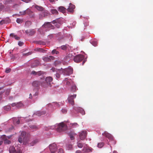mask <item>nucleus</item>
<instances>
[{
	"mask_svg": "<svg viewBox=\"0 0 153 153\" xmlns=\"http://www.w3.org/2000/svg\"><path fill=\"white\" fill-rule=\"evenodd\" d=\"M20 135L19 136L18 141L20 143L26 145L29 143L30 135L29 133L25 131H20Z\"/></svg>",
	"mask_w": 153,
	"mask_h": 153,
	"instance_id": "1",
	"label": "nucleus"
},
{
	"mask_svg": "<svg viewBox=\"0 0 153 153\" xmlns=\"http://www.w3.org/2000/svg\"><path fill=\"white\" fill-rule=\"evenodd\" d=\"M54 28V26H53L51 23V22H48L45 23L42 26V27L39 30V31L41 32V30H42V32L43 30L47 31L49 29H53Z\"/></svg>",
	"mask_w": 153,
	"mask_h": 153,
	"instance_id": "2",
	"label": "nucleus"
},
{
	"mask_svg": "<svg viewBox=\"0 0 153 153\" xmlns=\"http://www.w3.org/2000/svg\"><path fill=\"white\" fill-rule=\"evenodd\" d=\"M60 71L61 73L62 72L63 74L65 75H69L72 74L73 69L70 67L64 69L61 68V69H60Z\"/></svg>",
	"mask_w": 153,
	"mask_h": 153,
	"instance_id": "3",
	"label": "nucleus"
},
{
	"mask_svg": "<svg viewBox=\"0 0 153 153\" xmlns=\"http://www.w3.org/2000/svg\"><path fill=\"white\" fill-rule=\"evenodd\" d=\"M53 79L51 76L47 77L45 80V82H42L43 83H41V86L45 88L50 85V82L52 81Z\"/></svg>",
	"mask_w": 153,
	"mask_h": 153,
	"instance_id": "4",
	"label": "nucleus"
},
{
	"mask_svg": "<svg viewBox=\"0 0 153 153\" xmlns=\"http://www.w3.org/2000/svg\"><path fill=\"white\" fill-rule=\"evenodd\" d=\"M58 126H56V129L59 132H62L64 131L66 128V125L68 124H65L64 123L62 122L59 124H58Z\"/></svg>",
	"mask_w": 153,
	"mask_h": 153,
	"instance_id": "5",
	"label": "nucleus"
},
{
	"mask_svg": "<svg viewBox=\"0 0 153 153\" xmlns=\"http://www.w3.org/2000/svg\"><path fill=\"white\" fill-rule=\"evenodd\" d=\"M76 94H74L73 95H69L68 98V102L72 105L74 104V99L76 97Z\"/></svg>",
	"mask_w": 153,
	"mask_h": 153,
	"instance_id": "6",
	"label": "nucleus"
},
{
	"mask_svg": "<svg viewBox=\"0 0 153 153\" xmlns=\"http://www.w3.org/2000/svg\"><path fill=\"white\" fill-rule=\"evenodd\" d=\"M93 149L91 147L88 146L87 144L84 146L82 151L83 153H88L90 152H92L93 151Z\"/></svg>",
	"mask_w": 153,
	"mask_h": 153,
	"instance_id": "7",
	"label": "nucleus"
},
{
	"mask_svg": "<svg viewBox=\"0 0 153 153\" xmlns=\"http://www.w3.org/2000/svg\"><path fill=\"white\" fill-rule=\"evenodd\" d=\"M10 153H21L19 148L16 149L13 146H10L9 148Z\"/></svg>",
	"mask_w": 153,
	"mask_h": 153,
	"instance_id": "8",
	"label": "nucleus"
},
{
	"mask_svg": "<svg viewBox=\"0 0 153 153\" xmlns=\"http://www.w3.org/2000/svg\"><path fill=\"white\" fill-rule=\"evenodd\" d=\"M49 148L51 153H54L57 150L56 145L55 143L50 145Z\"/></svg>",
	"mask_w": 153,
	"mask_h": 153,
	"instance_id": "9",
	"label": "nucleus"
},
{
	"mask_svg": "<svg viewBox=\"0 0 153 153\" xmlns=\"http://www.w3.org/2000/svg\"><path fill=\"white\" fill-rule=\"evenodd\" d=\"M83 58V56L82 55H79L75 57L74 60L75 62H78L81 61Z\"/></svg>",
	"mask_w": 153,
	"mask_h": 153,
	"instance_id": "10",
	"label": "nucleus"
},
{
	"mask_svg": "<svg viewBox=\"0 0 153 153\" xmlns=\"http://www.w3.org/2000/svg\"><path fill=\"white\" fill-rule=\"evenodd\" d=\"M45 113L46 112L44 111H37L33 114V117H36V116H39L45 114Z\"/></svg>",
	"mask_w": 153,
	"mask_h": 153,
	"instance_id": "11",
	"label": "nucleus"
},
{
	"mask_svg": "<svg viewBox=\"0 0 153 153\" xmlns=\"http://www.w3.org/2000/svg\"><path fill=\"white\" fill-rule=\"evenodd\" d=\"M87 132L85 131H82L79 133V137L81 140H83L86 137Z\"/></svg>",
	"mask_w": 153,
	"mask_h": 153,
	"instance_id": "12",
	"label": "nucleus"
},
{
	"mask_svg": "<svg viewBox=\"0 0 153 153\" xmlns=\"http://www.w3.org/2000/svg\"><path fill=\"white\" fill-rule=\"evenodd\" d=\"M102 134L104 136L107 137L110 141H112L113 140V137L112 135L106 131H105Z\"/></svg>",
	"mask_w": 153,
	"mask_h": 153,
	"instance_id": "13",
	"label": "nucleus"
},
{
	"mask_svg": "<svg viewBox=\"0 0 153 153\" xmlns=\"http://www.w3.org/2000/svg\"><path fill=\"white\" fill-rule=\"evenodd\" d=\"M1 137L3 142H4L5 144H9L10 143L11 141L7 139V137L5 135H3Z\"/></svg>",
	"mask_w": 153,
	"mask_h": 153,
	"instance_id": "14",
	"label": "nucleus"
},
{
	"mask_svg": "<svg viewBox=\"0 0 153 153\" xmlns=\"http://www.w3.org/2000/svg\"><path fill=\"white\" fill-rule=\"evenodd\" d=\"M43 83V82L40 81L39 82L38 81H35L33 82L32 83V85L34 87H38L40 85H41V83Z\"/></svg>",
	"mask_w": 153,
	"mask_h": 153,
	"instance_id": "15",
	"label": "nucleus"
},
{
	"mask_svg": "<svg viewBox=\"0 0 153 153\" xmlns=\"http://www.w3.org/2000/svg\"><path fill=\"white\" fill-rule=\"evenodd\" d=\"M52 23L54 24L56 27L57 28H59L61 25V23H60L58 20H53L52 21Z\"/></svg>",
	"mask_w": 153,
	"mask_h": 153,
	"instance_id": "16",
	"label": "nucleus"
},
{
	"mask_svg": "<svg viewBox=\"0 0 153 153\" xmlns=\"http://www.w3.org/2000/svg\"><path fill=\"white\" fill-rule=\"evenodd\" d=\"M69 4V7L68 9V12L72 13L74 9L75 8V6L71 3H70Z\"/></svg>",
	"mask_w": 153,
	"mask_h": 153,
	"instance_id": "17",
	"label": "nucleus"
},
{
	"mask_svg": "<svg viewBox=\"0 0 153 153\" xmlns=\"http://www.w3.org/2000/svg\"><path fill=\"white\" fill-rule=\"evenodd\" d=\"M64 82L65 83H66L67 85H68L70 84L72 85V83H74L71 79H68L67 78L65 79Z\"/></svg>",
	"mask_w": 153,
	"mask_h": 153,
	"instance_id": "18",
	"label": "nucleus"
},
{
	"mask_svg": "<svg viewBox=\"0 0 153 153\" xmlns=\"http://www.w3.org/2000/svg\"><path fill=\"white\" fill-rule=\"evenodd\" d=\"M26 32L27 34L30 35H32L35 33V32L33 30H27L26 31Z\"/></svg>",
	"mask_w": 153,
	"mask_h": 153,
	"instance_id": "19",
	"label": "nucleus"
},
{
	"mask_svg": "<svg viewBox=\"0 0 153 153\" xmlns=\"http://www.w3.org/2000/svg\"><path fill=\"white\" fill-rule=\"evenodd\" d=\"M42 74V72L41 71L36 72L34 71H33L31 72V74L33 75L39 76L41 75Z\"/></svg>",
	"mask_w": 153,
	"mask_h": 153,
	"instance_id": "20",
	"label": "nucleus"
},
{
	"mask_svg": "<svg viewBox=\"0 0 153 153\" xmlns=\"http://www.w3.org/2000/svg\"><path fill=\"white\" fill-rule=\"evenodd\" d=\"M71 85L72 87L71 89V91L72 92H74L77 90L76 86L74 85V83H72Z\"/></svg>",
	"mask_w": 153,
	"mask_h": 153,
	"instance_id": "21",
	"label": "nucleus"
},
{
	"mask_svg": "<svg viewBox=\"0 0 153 153\" xmlns=\"http://www.w3.org/2000/svg\"><path fill=\"white\" fill-rule=\"evenodd\" d=\"M39 141V140L38 139H36L34 140H33L32 142L31 143V144H30L31 146H33L35 144L38 143Z\"/></svg>",
	"mask_w": 153,
	"mask_h": 153,
	"instance_id": "22",
	"label": "nucleus"
},
{
	"mask_svg": "<svg viewBox=\"0 0 153 153\" xmlns=\"http://www.w3.org/2000/svg\"><path fill=\"white\" fill-rule=\"evenodd\" d=\"M14 1L13 0H5L4 3L6 4H10L13 3Z\"/></svg>",
	"mask_w": 153,
	"mask_h": 153,
	"instance_id": "23",
	"label": "nucleus"
},
{
	"mask_svg": "<svg viewBox=\"0 0 153 153\" xmlns=\"http://www.w3.org/2000/svg\"><path fill=\"white\" fill-rule=\"evenodd\" d=\"M66 9L63 7L61 6L59 7V11L64 13L65 12Z\"/></svg>",
	"mask_w": 153,
	"mask_h": 153,
	"instance_id": "24",
	"label": "nucleus"
},
{
	"mask_svg": "<svg viewBox=\"0 0 153 153\" xmlns=\"http://www.w3.org/2000/svg\"><path fill=\"white\" fill-rule=\"evenodd\" d=\"M23 104L22 103L20 102H17V105H16V108H19L22 107L23 106Z\"/></svg>",
	"mask_w": 153,
	"mask_h": 153,
	"instance_id": "25",
	"label": "nucleus"
},
{
	"mask_svg": "<svg viewBox=\"0 0 153 153\" xmlns=\"http://www.w3.org/2000/svg\"><path fill=\"white\" fill-rule=\"evenodd\" d=\"M10 36L13 38H14L15 39L18 40L19 39V37L16 35H15L14 33H12L10 34Z\"/></svg>",
	"mask_w": 153,
	"mask_h": 153,
	"instance_id": "26",
	"label": "nucleus"
},
{
	"mask_svg": "<svg viewBox=\"0 0 153 153\" xmlns=\"http://www.w3.org/2000/svg\"><path fill=\"white\" fill-rule=\"evenodd\" d=\"M29 127L31 129L33 130V131L36 130L38 128L37 127L36 125H30Z\"/></svg>",
	"mask_w": 153,
	"mask_h": 153,
	"instance_id": "27",
	"label": "nucleus"
},
{
	"mask_svg": "<svg viewBox=\"0 0 153 153\" xmlns=\"http://www.w3.org/2000/svg\"><path fill=\"white\" fill-rule=\"evenodd\" d=\"M78 111L82 115H84L85 114L84 111L82 108H77Z\"/></svg>",
	"mask_w": 153,
	"mask_h": 153,
	"instance_id": "28",
	"label": "nucleus"
},
{
	"mask_svg": "<svg viewBox=\"0 0 153 153\" xmlns=\"http://www.w3.org/2000/svg\"><path fill=\"white\" fill-rule=\"evenodd\" d=\"M35 8L37 10L41 11L43 10V8L42 7L38 5L35 6Z\"/></svg>",
	"mask_w": 153,
	"mask_h": 153,
	"instance_id": "29",
	"label": "nucleus"
},
{
	"mask_svg": "<svg viewBox=\"0 0 153 153\" xmlns=\"http://www.w3.org/2000/svg\"><path fill=\"white\" fill-rule=\"evenodd\" d=\"M4 109L6 111H9L11 109V107L10 105L5 106L4 107Z\"/></svg>",
	"mask_w": 153,
	"mask_h": 153,
	"instance_id": "30",
	"label": "nucleus"
},
{
	"mask_svg": "<svg viewBox=\"0 0 153 153\" xmlns=\"http://www.w3.org/2000/svg\"><path fill=\"white\" fill-rule=\"evenodd\" d=\"M13 122L14 123H16L17 124H19L20 123V120L19 119L14 118L13 120Z\"/></svg>",
	"mask_w": 153,
	"mask_h": 153,
	"instance_id": "31",
	"label": "nucleus"
},
{
	"mask_svg": "<svg viewBox=\"0 0 153 153\" xmlns=\"http://www.w3.org/2000/svg\"><path fill=\"white\" fill-rule=\"evenodd\" d=\"M104 145V143L102 142H100L98 143L97 147L99 148H102Z\"/></svg>",
	"mask_w": 153,
	"mask_h": 153,
	"instance_id": "32",
	"label": "nucleus"
},
{
	"mask_svg": "<svg viewBox=\"0 0 153 153\" xmlns=\"http://www.w3.org/2000/svg\"><path fill=\"white\" fill-rule=\"evenodd\" d=\"M58 126V124H56L52 126H49V128L51 129H56V126Z\"/></svg>",
	"mask_w": 153,
	"mask_h": 153,
	"instance_id": "33",
	"label": "nucleus"
},
{
	"mask_svg": "<svg viewBox=\"0 0 153 153\" xmlns=\"http://www.w3.org/2000/svg\"><path fill=\"white\" fill-rule=\"evenodd\" d=\"M70 125V127L73 128L77 127L78 126V124L76 123H71Z\"/></svg>",
	"mask_w": 153,
	"mask_h": 153,
	"instance_id": "34",
	"label": "nucleus"
},
{
	"mask_svg": "<svg viewBox=\"0 0 153 153\" xmlns=\"http://www.w3.org/2000/svg\"><path fill=\"white\" fill-rule=\"evenodd\" d=\"M91 43L94 46H97V42L95 40L91 41Z\"/></svg>",
	"mask_w": 153,
	"mask_h": 153,
	"instance_id": "35",
	"label": "nucleus"
},
{
	"mask_svg": "<svg viewBox=\"0 0 153 153\" xmlns=\"http://www.w3.org/2000/svg\"><path fill=\"white\" fill-rule=\"evenodd\" d=\"M29 10V9H27L26 10L23 11L22 12H20V14L22 15H25L27 13V12Z\"/></svg>",
	"mask_w": 153,
	"mask_h": 153,
	"instance_id": "36",
	"label": "nucleus"
},
{
	"mask_svg": "<svg viewBox=\"0 0 153 153\" xmlns=\"http://www.w3.org/2000/svg\"><path fill=\"white\" fill-rule=\"evenodd\" d=\"M51 11L52 14H57L58 12L55 9H52L51 10Z\"/></svg>",
	"mask_w": 153,
	"mask_h": 153,
	"instance_id": "37",
	"label": "nucleus"
},
{
	"mask_svg": "<svg viewBox=\"0 0 153 153\" xmlns=\"http://www.w3.org/2000/svg\"><path fill=\"white\" fill-rule=\"evenodd\" d=\"M72 148V146L71 144H68L66 146V149L67 150H71Z\"/></svg>",
	"mask_w": 153,
	"mask_h": 153,
	"instance_id": "38",
	"label": "nucleus"
},
{
	"mask_svg": "<svg viewBox=\"0 0 153 153\" xmlns=\"http://www.w3.org/2000/svg\"><path fill=\"white\" fill-rule=\"evenodd\" d=\"M77 146L79 148H82L83 147V144L79 142H78L77 143Z\"/></svg>",
	"mask_w": 153,
	"mask_h": 153,
	"instance_id": "39",
	"label": "nucleus"
},
{
	"mask_svg": "<svg viewBox=\"0 0 153 153\" xmlns=\"http://www.w3.org/2000/svg\"><path fill=\"white\" fill-rule=\"evenodd\" d=\"M43 59L44 61L46 62H49L50 61V59L47 57H43Z\"/></svg>",
	"mask_w": 153,
	"mask_h": 153,
	"instance_id": "40",
	"label": "nucleus"
},
{
	"mask_svg": "<svg viewBox=\"0 0 153 153\" xmlns=\"http://www.w3.org/2000/svg\"><path fill=\"white\" fill-rule=\"evenodd\" d=\"M16 21L18 23H21L22 22L23 20L21 19L18 18L16 19Z\"/></svg>",
	"mask_w": 153,
	"mask_h": 153,
	"instance_id": "41",
	"label": "nucleus"
},
{
	"mask_svg": "<svg viewBox=\"0 0 153 153\" xmlns=\"http://www.w3.org/2000/svg\"><path fill=\"white\" fill-rule=\"evenodd\" d=\"M76 135L75 134H71L70 135V137L71 140H73L74 139V137Z\"/></svg>",
	"mask_w": 153,
	"mask_h": 153,
	"instance_id": "42",
	"label": "nucleus"
},
{
	"mask_svg": "<svg viewBox=\"0 0 153 153\" xmlns=\"http://www.w3.org/2000/svg\"><path fill=\"white\" fill-rule=\"evenodd\" d=\"M61 48L63 50H65L67 48V46L66 45H62L61 46Z\"/></svg>",
	"mask_w": 153,
	"mask_h": 153,
	"instance_id": "43",
	"label": "nucleus"
},
{
	"mask_svg": "<svg viewBox=\"0 0 153 153\" xmlns=\"http://www.w3.org/2000/svg\"><path fill=\"white\" fill-rule=\"evenodd\" d=\"M44 16H47L49 14V13L48 11L45 10L44 12Z\"/></svg>",
	"mask_w": 153,
	"mask_h": 153,
	"instance_id": "44",
	"label": "nucleus"
},
{
	"mask_svg": "<svg viewBox=\"0 0 153 153\" xmlns=\"http://www.w3.org/2000/svg\"><path fill=\"white\" fill-rule=\"evenodd\" d=\"M58 153H64L63 150L62 148H60L59 149Z\"/></svg>",
	"mask_w": 153,
	"mask_h": 153,
	"instance_id": "45",
	"label": "nucleus"
},
{
	"mask_svg": "<svg viewBox=\"0 0 153 153\" xmlns=\"http://www.w3.org/2000/svg\"><path fill=\"white\" fill-rule=\"evenodd\" d=\"M11 71V69L10 68H6L5 72L7 73H9Z\"/></svg>",
	"mask_w": 153,
	"mask_h": 153,
	"instance_id": "46",
	"label": "nucleus"
},
{
	"mask_svg": "<svg viewBox=\"0 0 153 153\" xmlns=\"http://www.w3.org/2000/svg\"><path fill=\"white\" fill-rule=\"evenodd\" d=\"M54 105L56 106H58L59 107L60 106V105L61 104H62L61 103H60V104L58 103L57 102H55L54 103Z\"/></svg>",
	"mask_w": 153,
	"mask_h": 153,
	"instance_id": "47",
	"label": "nucleus"
},
{
	"mask_svg": "<svg viewBox=\"0 0 153 153\" xmlns=\"http://www.w3.org/2000/svg\"><path fill=\"white\" fill-rule=\"evenodd\" d=\"M35 63L36 64V66H35L34 65H33L32 67H36V66L39 65V62L38 61H36L35 62Z\"/></svg>",
	"mask_w": 153,
	"mask_h": 153,
	"instance_id": "48",
	"label": "nucleus"
},
{
	"mask_svg": "<svg viewBox=\"0 0 153 153\" xmlns=\"http://www.w3.org/2000/svg\"><path fill=\"white\" fill-rule=\"evenodd\" d=\"M10 92V89H7L6 92V94L7 95H8Z\"/></svg>",
	"mask_w": 153,
	"mask_h": 153,
	"instance_id": "49",
	"label": "nucleus"
},
{
	"mask_svg": "<svg viewBox=\"0 0 153 153\" xmlns=\"http://www.w3.org/2000/svg\"><path fill=\"white\" fill-rule=\"evenodd\" d=\"M17 102L13 103L11 104V106L13 107H16Z\"/></svg>",
	"mask_w": 153,
	"mask_h": 153,
	"instance_id": "50",
	"label": "nucleus"
},
{
	"mask_svg": "<svg viewBox=\"0 0 153 153\" xmlns=\"http://www.w3.org/2000/svg\"><path fill=\"white\" fill-rule=\"evenodd\" d=\"M62 111L63 113H65L67 112V110L65 108H63L62 109Z\"/></svg>",
	"mask_w": 153,
	"mask_h": 153,
	"instance_id": "51",
	"label": "nucleus"
},
{
	"mask_svg": "<svg viewBox=\"0 0 153 153\" xmlns=\"http://www.w3.org/2000/svg\"><path fill=\"white\" fill-rule=\"evenodd\" d=\"M3 143L2 139L1 138V137L0 138V146H1Z\"/></svg>",
	"mask_w": 153,
	"mask_h": 153,
	"instance_id": "52",
	"label": "nucleus"
},
{
	"mask_svg": "<svg viewBox=\"0 0 153 153\" xmlns=\"http://www.w3.org/2000/svg\"><path fill=\"white\" fill-rule=\"evenodd\" d=\"M21 1L26 3H28L30 1V0H21Z\"/></svg>",
	"mask_w": 153,
	"mask_h": 153,
	"instance_id": "53",
	"label": "nucleus"
},
{
	"mask_svg": "<svg viewBox=\"0 0 153 153\" xmlns=\"http://www.w3.org/2000/svg\"><path fill=\"white\" fill-rule=\"evenodd\" d=\"M21 1L26 3H28L30 1V0H21Z\"/></svg>",
	"mask_w": 153,
	"mask_h": 153,
	"instance_id": "54",
	"label": "nucleus"
},
{
	"mask_svg": "<svg viewBox=\"0 0 153 153\" xmlns=\"http://www.w3.org/2000/svg\"><path fill=\"white\" fill-rule=\"evenodd\" d=\"M23 44V42H19L18 43V45L19 46H22V45Z\"/></svg>",
	"mask_w": 153,
	"mask_h": 153,
	"instance_id": "55",
	"label": "nucleus"
},
{
	"mask_svg": "<svg viewBox=\"0 0 153 153\" xmlns=\"http://www.w3.org/2000/svg\"><path fill=\"white\" fill-rule=\"evenodd\" d=\"M3 8V6L2 4L0 3V11Z\"/></svg>",
	"mask_w": 153,
	"mask_h": 153,
	"instance_id": "56",
	"label": "nucleus"
},
{
	"mask_svg": "<svg viewBox=\"0 0 153 153\" xmlns=\"http://www.w3.org/2000/svg\"><path fill=\"white\" fill-rule=\"evenodd\" d=\"M29 99H32L33 98V96L30 93L29 94Z\"/></svg>",
	"mask_w": 153,
	"mask_h": 153,
	"instance_id": "57",
	"label": "nucleus"
},
{
	"mask_svg": "<svg viewBox=\"0 0 153 153\" xmlns=\"http://www.w3.org/2000/svg\"><path fill=\"white\" fill-rule=\"evenodd\" d=\"M5 23V21L4 20H2L0 22V25H2L4 23Z\"/></svg>",
	"mask_w": 153,
	"mask_h": 153,
	"instance_id": "58",
	"label": "nucleus"
},
{
	"mask_svg": "<svg viewBox=\"0 0 153 153\" xmlns=\"http://www.w3.org/2000/svg\"><path fill=\"white\" fill-rule=\"evenodd\" d=\"M82 152L79 150H78L76 151L75 153H82Z\"/></svg>",
	"mask_w": 153,
	"mask_h": 153,
	"instance_id": "59",
	"label": "nucleus"
},
{
	"mask_svg": "<svg viewBox=\"0 0 153 153\" xmlns=\"http://www.w3.org/2000/svg\"><path fill=\"white\" fill-rule=\"evenodd\" d=\"M56 76L57 78H59L60 77V75L58 73H56Z\"/></svg>",
	"mask_w": 153,
	"mask_h": 153,
	"instance_id": "60",
	"label": "nucleus"
},
{
	"mask_svg": "<svg viewBox=\"0 0 153 153\" xmlns=\"http://www.w3.org/2000/svg\"><path fill=\"white\" fill-rule=\"evenodd\" d=\"M1 88H0V100H1V94L2 93V91H1Z\"/></svg>",
	"mask_w": 153,
	"mask_h": 153,
	"instance_id": "61",
	"label": "nucleus"
},
{
	"mask_svg": "<svg viewBox=\"0 0 153 153\" xmlns=\"http://www.w3.org/2000/svg\"><path fill=\"white\" fill-rule=\"evenodd\" d=\"M57 0H49L50 2L52 3L56 1H57Z\"/></svg>",
	"mask_w": 153,
	"mask_h": 153,
	"instance_id": "62",
	"label": "nucleus"
},
{
	"mask_svg": "<svg viewBox=\"0 0 153 153\" xmlns=\"http://www.w3.org/2000/svg\"><path fill=\"white\" fill-rule=\"evenodd\" d=\"M37 50L39 51H41V52L43 51V50H42V49H41V48L38 49V48H37Z\"/></svg>",
	"mask_w": 153,
	"mask_h": 153,
	"instance_id": "63",
	"label": "nucleus"
},
{
	"mask_svg": "<svg viewBox=\"0 0 153 153\" xmlns=\"http://www.w3.org/2000/svg\"><path fill=\"white\" fill-rule=\"evenodd\" d=\"M56 50H53L52 51V53H53V54H54V53H55V52H56Z\"/></svg>",
	"mask_w": 153,
	"mask_h": 153,
	"instance_id": "64",
	"label": "nucleus"
}]
</instances>
